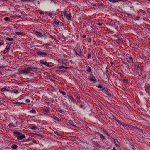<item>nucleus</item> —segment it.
I'll return each instance as SVG.
<instances>
[{
  "instance_id": "c85d7f7f",
  "label": "nucleus",
  "mask_w": 150,
  "mask_h": 150,
  "mask_svg": "<svg viewBox=\"0 0 150 150\" xmlns=\"http://www.w3.org/2000/svg\"><path fill=\"white\" fill-rule=\"evenodd\" d=\"M59 92L63 94V95H66V93L64 92H63L60 90L59 91Z\"/></svg>"
},
{
  "instance_id": "f03ea898",
  "label": "nucleus",
  "mask_w": 150,
  "mask_h": 150,
  "mask_svg": "<svg viewBox=\"0 0 150 150\" xmlns=\"http://www.w3.org/2000/svg\"><path fill=\"white\" fill-rule=\"evenodd\" d=\"M101 90L106 94L107 95L109 96H111V95L109 92L108 91V89L106 87H104L103 88L101 89Z\"/></svg>"
},
{
  "instance_id": "7c9ffc66",
  "label": "nucleus",
  "mask_w": 150,
  "mask_h": 150,
  "mask_svg": "<svg viewBox=\"0 0 150 150\" xmlns=\"http://www.w3.org/2000/svg\"><path fill=\"white\" fill-rule=\"evenodd\" d=\"M64 15L66 16L67 17L68 15L69 14V12H65L64 13Z\"/></svg>"
},
{
  "instance_id": "0eeeda50",
  "label": "nucleus",
  "mask_w": 150,
  "mask_h": 150,
  "mask_svg": "<svg viewBox=\"0 0 150 150\" xmlns=\"http://www.w3.org/2000/svg\"><path fill=\"white\" fill-rule=\"evenodd\" d=\"M55 23L56 25H58V26H62L63 25V24L62 22L59 21H56L55 22Z\"/></svg>"
},
{
  "instance_id": "bb28decb",
  "label": "nucleus",
  "mask_w": 150,
  "mask_h": 150,
  "mask_svg": "<svg viewBox=\"0 0 150 150\" xmlns=\"http://www.w3.org/2000/svg\"><path fill=\"white\" fill-rule=\"evenodd\" d=\"M26 70H28V71L29 73L30 71H33L32 70H31V69H30V67H28V68H26Z\"/></svg>"
},
{
  "instance_id": "6e6d98bb",
  "label": "nucleus",
  "mask_w": 150,
  "mask_h": 150,
  "mask_svg": "<svg viewBox=\"0 0 150 150\" xmlns=\"http://www.w3.org/2000/svg\"><path fill=\"white\" fill-rule=\"evenodd\" d=\"M147 90H148H148L150 89V87H147Z\"/></svg>"
},
{
  "instance_id": "79ce46f5",
  "label": "nucleus",
  "mask_w": 150,
  "mask_h": 150,
  "mask_svg": "<svg viewBox=\"0 0 150 150\" xmlns=\"http://www.w3.org/2000/svg\"><path fill=\"white\" fill-rule=\"evenodd\" d=\"M91 55L90 54H88V59L90 58L91 57Z\"/></svg>"
},
{
  "instance_id": "f8f14e48",
  "label": "nucleus",
  "mask_w": 150,
  "mask_h": 150,
  "mask_svg": "<svg viewBox=\"0 0 150 150\" xmlns=\"http://www.w3.org/2000/svg\"><path fill=\"white\" fill-rule=\"evenodd\" d=\"M40 63L41 64H44L46 66L49 67L50 66L49 63L46 62H40Z\"/></svg>"
},
{
  "instance_id": "69168bd1",
  "label": "nucleus",
  "mask_w": 150,
  "mask_h": 150,
  "mask_svg": "<svg viewBox=\"0 0 150 150\" xmlns=\"http://www.w3.org/2000/svg\"><path fill=\"white\" fill-rule=\"evenodd\" d=\"M80 54H79H79H78V55L80 56Z\"/></svg>"
},
{
  "instance_id": "9b49d317",
  "label": "nucleus",
  "mask_w": 150,
  "mask_h": 150,
  "mask_svg": "<svg viewBox=\"0 0 150 150\" xmlns=\"http://www.w3.org/2000/svg\"><path fill=\"white\" fill-rule=\"evenodd\" d=\"M35 34L38 37H42L43 36V35L40 32H39L38 31L36 32Z\"/></svg>"
},
{
  "instance_id": "20e7f679",
  "label": "nucleus",
  "mask_w": 150,
  "mask_h": 150,
  "mask_svg": "<svg viewBox=\"0 0 150 150\" xmlns=\"http://www.w3.org/2000/svg\"><path fill=\"white\" fill-rule=\"evenodd\" d=\"M21 73H23L25 75L28 74L29 73L28 70H26V68H25L24 69H21Z\"/></svg>"
},
{
  "instance_id": "e433bc0d",
  "label": "nucleus",
  "mask_w": 150,
  "mask_h": 150,
  "mask_svg": "<svg viewBox=\"0 0 150 150\" xmlns=\"http://www.w3.org/2000/svg\"><path fill=\"white\" fill-rule=\"evenodd\" d=\"M35 135H36L37 136H40L41 137H42L43 136V135H42V134H35Z\"/></svg>"
},
{
  "instance_id": "c03bdc74",
  "label": "nucleus",
  "mask_w": 150,
  "mask_h": 150,
  "mask_svg": "<svg viewBox=\"0 0 150 150\" xmlns=\"http://www.w3.org/2000/svg\"><path fill=\"white\" fill-rule=\"evenodd\" d=\"M123 81L125 83H127V81L125 80V79H123Z\"/></svg>"
},
{
  "instance_id": "338daca9",
  "label": "nucleus",
  "mask_w": 150,
  "mask_h": 150,
  "mask_svg": "<svg viewBox=\"0 0 150 150\" xmlns=\"http://www.w3.org/2000/svg\"><path fill=\"white\" fill-rule=\"evenodd\" d=\"M80 54H79H79H78V55L80 56Z\"/></svg>"
},
{
  "instance_id": "052dcab7",
  "label": "nucleus",
  "mask_w": 150,
  "mask_h": 150,
  "mask_svg": "<svg viewBox=\"0 0 150 150\" xmlns=\"http://www.w3.org/2000/svg\"><path fill=\"white\" fill-rule=\"evenodd\" d=\"M17 16L18 17H20L21 16Z\"/></svg>"
},
{
  "instance_id": "e2e57ef3",
  "label": "nucleus",
  "mask_w": 150,
  "mask_h": 150,
  "mask_svg": "<svg viewBox=\"0 0 150 150\" xmlns=\"http://www.w3.org/2000/svg\"><path fill=\"white\" fill-rule=\"evenodd\" d=\"M148 93L149 94H150V92H149V90H148Z\"/></svg>"
},
{
  "instance_id": "de8ad7c7",
  "label": "nucleus",
  "mask_w": 150,
  "mask_h": 150,
  "mask_svg": "<svg viewBox=\"0 0 150 150\" xmlns=\"http://www.w3.org/2000/svg\"><path fill=\"white\" fill-rule=\"evenodd\" d=\"M59 112L61 113H64V111L62 110H59Z\"/></svg>"
},
{
  "instance_id": "4be33fe9",
  "label": "nucleus",
  "mask_w": 150,
  "mask_h": 150,
  "mask_svg": "<svg viewBox=\"0 0 150 150\" xmlns=\"http://www.w3.org/2000/svg\"><path fill=\"white\" fill-rule=\"evenodd\" d=\"M97 87L98 88H102L103 89V85L101 84V83L100 84H99V85L98 86H97Z\"/></svg>"
},
{
  "instance_id": "c9c22d12",
  "label": "nucleus",
  "mask_w": 150,
  "mask_h": 150,
  "mask_svg": "<svg viewBox=\"0 0 150 150\" xmlns=\"http://www.w3.org/2000/svg\"><path fill=\"white\" fill-rule=\"evenodd\" d=\"M30 67V69H31V70H33V69H37L35 67H34L31 66Z\"/></svg>"
},
{
  "instance_id": "2eb2a0df",
  "label": "nucleus",
  "mask_w": 150,
  "mask_h": 150,
  "mask_svg": "<svg viewBox=\"0 0 150 150\" xmlns=\"http://www.w3.org/2000/svg\"><path fill=\"white\" fill-rule=\"evenodd\" d=\"M87 71L88 72H91V67L89 66H88L86 69Z\"/></svg>"
},
{
  "instance_id": "473e14b6",
  "label": "nucleus",
  "mask_w": 150,
  "mask_h": 150,
  "mask_svg": "<svg viewBox=\"0 0 150 150\" xmlns=\"http://www.w3.org/2000/svg\"><path fill=\"white\" fill-rule=\"evenodd\" d=\"M53 119L55 120H57L58 122H59V119H58V118L56 117H55V116L54 117Z\"/></svg>"
},
{
  "instance_id": "603ef678",
  "label": "nucleus",
  "mask_w": 150,
  "mask_h": 150,
  "mask_svg": "<svg viewBox=\"0 0 150 150\" xmlns=\"http://www.w3.org/2000/svg\"><path fill=\"white\" fill-rule=\"evenodd\" d=\"M4 67H4V66H0V68H2L3 69L4 68Z\"/></svg>"
},
{
  "instance_id": "b1692460",
  "label": "nucleus",
  "mask_w": 150,
  "mask_h": 150,
  "mask_svg": "<svg viewBox=\"0 0 150 150\" xmlns=\"http://www.w3.org/2000/svg\"><path fill=\"white\" fill-rule=\"evenodd\" d=\"M10 19L8 17H6L4 18V20L6 21H10Z\"/></svg>"
},
{
  "instance_id": "58836bf2",
  "label": "nucleus",
  "mask_w": 150,
  "mask_h": 150,
  "mask_svg": "<svg viewBox=\"0 0 150 150\" xmlns=\"http://www.w3.org/2000/svg\"><path fill=\"white\" fill-rule=\"evenodd\" d=\"M15 33L16 34H17V35H20L22 34L21 33H20V32H16Z\"/></svg>"
},
{
  "instance_id": "09e8293b",
  "label": "nucleus",
  "mask_w": 150,
  "mask_h": 150,
  "mask_svg": "<svg viewBox=\"0 0 150 150\" xmlns=\"http://www.w3.org/2000/svg\"><path fill=\"white\" fill-rule=\"evenodd\" d=\"M54 132L56 134H57L58 135H60V134H58V132L54 131Z\"/></svg>"
},
{
  "instance_id": "ddd939ff",
  "label": "nucleus",
  "mask_w": 150,
  "mask_h": 150,
  "mask_svg": "<svg viewBox=\"0 0 150 150\" xmlns=\"http://www.w3.org/2000/svg\"><path fill=\"white\" fill-rule=\"evenodd\" d=\"M114 142L115 145L116 146H119L120 145V143L116 139H115L114 140Z\"/></svg>"
},
{
  "instance_id": "412c9836",
  "label": "nucleus",
  "mask_w": 150,
  "mask_h": 150,
  "mask_svg": "<svg viewBox=\"0 0 150 150\" xmlns=\"http://www.w3.org/2000/svg\"><path fill=\"white\" fill-rule=\"evenodd\" d=\"M45 110L46 112H50V109L48 108H47V107L45 108Z\"/></svg>"
},
{
  "instance_id": "72a5a7b5",
  "label": "nucleus",
  "mask_w": 150,
  "mask_h": 150,
  "mask_svg": "<svg viewBox=\"0 0 150 150\" xmlns=\"http://www.w3.org/2000/svg\"><path fill=\"white\" fill-rule=\"evenodd\" d=\"M95 145H96V146L97 147L99 148L101 147V146L100 144H98V143H96Z\"/></svg>"
},
{
  "instance_id": "5fc2aeb1",
  "label": "nucleus",
  "mask_w": 150,
  "mask_h": 150,
  "mask_svg": "<svg viewBox=\"0 0 150 150\" xmlns=\"http://www.w3.org/2000/svg\"><path fill=\"white\" fill-rule=\"evenodd\" d=\"M131 146H132V149L133 150H135V149H134L133 147V146L132 145H131Z\"/></svg>"
},
{
  "instance_id": "7ed1b4c3",
  "label": "nucleus",
  "mask_w": 150,
  "mask_h": 150,
  "mask_svg": "<svg viewBox=\"0 0 150 150\" xmlns=\"http://www.w3.org/2000/svg\"><path fill=\"white\" fill-rule=\"evenodd\" d=\"M58 61L63 64L66 65L67 64H68V61L65 59H58Z\"/></svg>"
},
{
  "instance_id": "f257e3e1",
  "label": "nucleus",
  "mask_w": 150,
  "mask_h": 150,
  "mask_svg": "<svg viewBox=\"0 0 150 150\" xmlns=\"http://www.w3.org/2000/svg\"><path fill=\"white\" fill-rule=\"evenodd\" d=\"M14 133L16 135V137L18 140H22L26 137L23 134L19 132L15 131L14 132Z\"/></svg>"
},
{
  "instance_id": "393cba45",
  "label": "nucleus",
  "mask_w": 150,
  "mask_h": 150,
  "mask_svg": "<svg viewBox=\"0 0 150 150\" xmlns=\"http://www.w3.org/2000/svg\"><path fill=\"white\" fill-rule=\"evenodd\" d=\"M13 93L16 94H17L19 93L18 91L15 89L13 90Z\"/></svg>"
},
{
  "instance_id": "5701e85b",
  "label": "nucleus",
  "mask_w": 150,
  "mask_h": 150,
  "mask_svg": "<svg viewBox=\"0 0 150 150\" xmlns=\"http://www.w3.org/2000/svg\"><path fill=\"white\" fill-rule=\"evenodd\" d=\"M38 127L35 126H32L30 127V129L33 130H36L37 129Z\"/></svg>"
},
{
  "instance_id": "4d7b16f0",
  "label": "nucleus",
  "mask_w": 150,
  "mask_h": 150,
  "mask_svg": "<svg viewBox=\"0 0 150 150\" xmlns=\"http://www.w3.org/2000/svg\"><path fill=\"white\" fill-rule=\"evenodd\" d=\"M3 90H4V91H6V89L5 88H4L3 89Z\"/></svg>"
},
{
  "instance_id": "cd10ccee",
  "label": "nucleus",
  "mask_w": 150,
  "mask_h": 150,
  "mask_svg": "<svg viewBox=\"0 0 150 150\" xmlns=\"http://www.w3.org/2000/svg\"><path fill=\"white\" fill-rule=\"evenodd\" d=\"M71 16L70 13L68 15L67 17V18L69 20H71Z\"/></svg>"
},
{
  "instance_id": "aec40b11",
  "label": "nucleus",
  "mask_w": 150,
  "mask_h": 150,
  "mask_svg": "<svg viewBox=\"0 0 150 150\" xmlns=\"http://www.w3.org/2000/svg\"><path fill=\"white\" fill-rule=\"evenodd\" d=\"M11 148L13 149H16L18 148V146L16 145L13 144Z\"/></svg>"
},
{
  "instance_id": "a878e982",
  "label": "nucleus",
  "mask_w": 150,
  "mask_h": 150,
  "mask_svg": "<svg viewBox=\"0 0 150 150\" xmlns=\"http://www.w3.org/2000/svg\"><path fill=\"white\" fill-rule=\"evenodd\" d=\"M30 112L33 114H35L36 112L35 110L34 109H32L31 111H30Z\"/></svg>"
},
{
  "instance_id": "0e129e2a",
  "label": "nucleus",
  "mask_w": 150,
  "mask_h": 150,
  "mask_svg": "<svg viewBox=\"0 0 150 150\" xmlns=\"http://www.w3.org/2000/svg\"><path fill=\"white\" fill-rule=\"evenodd\" d=\"M78 99H80V97H79L78 98Z\"/></svg>"
},
{
  "instance_id": "a211bd4d",
  "label": "nucleus",
  "mask_w": 150,
  "mask_h": 150,
  "mask_svg": "<svg viewBox=\"0 0 150 150\" xmlns=\"http://www.w3.org/2000/svg\"><path fill=\"white\" fill-rule=\"evenodd\" d=\"M98 134L100 138H101L103 140L105 139V137L103 135L100 133H99Z\"/></svg>"
},
{
  "instance_id": "6ab92c4d",
  "label": "nucleus",
  "mask_w": 150,
  "mask_h": 150,
  "mask_svg": "<svg viewBox=\"0 0 150 150\" xmlns=\"http://www.w3.org/2000/svg\"><path fill=\"white\" fill-rule=\"evenodd\" d=\"M10 48V46L7 45L6 46V47L5 49V52H7L8 51V50Z\"/></svg>"
},
{
  "instance_id": "774afa93",
  "label": "nucleus",
  "mask_w": 150,
  "mask_h": 150,
  "mask_svg": "<svg viewBox=\"0 0 150 150\" xmlns=\"http://www.w3.org/2000/svg\"><path fill=\"white\" fill-rule=\"evenodd\" d=\"M1 73V71H0V73Z\"/></svg>"
},
{
  "instance_id": "a18cd8bd",
  "label": "nucleus",
  "mask_w": 150,
  "mask_h": 150,
  "mask_svg": "<svg viewBox=\"0 0 150 150\" xmlns=\"http://www.w3.org/2000/svg\"><path fill=\"white\" fill-rule=\"evenodd\" d=\"M45 46H48L50 45V44H48V43H46L45 44Z\"/></svg>"
},
{
  "instance_id": "423d86ee",
  "label": "nucleus",
  "mask_w": 150,
  "mask_h": 150,
  "mask_svg": "<svg viewBox=\"0 0 150 150\" xmlns=\"http://www.w3.org/2000/svg\"><path fill=\"white\" fill-rule=\"evenodd\" d=\"M135 69L137 71L138 73H141L142 69L141 67L139 66L135 67Z\"/></svg>"
},
{
  "instance_id": "864d4df0",
  "label": "nucleus",
  "mask_w": 150,
  "mask_h": 150,
  "mask_svg": "<svg viewBox=\"0 0 150 150\" xmlns=\"http://www.w3.org/2000/svg\"><path fill=\"white\" fill-rule=\"evenodd\" d=\"M86 35H83V38H85L86 37Z\"/></svg>"
},
{
  "instance_id": "6e6552de",
  "label": "nucleus",
  "mask_w": 150,
  "mask_h": 150,
  "mask_svg": "<svg viewBox=\"0 0 150 150\" xmlns=\"http://www.w3.org/2000/svg\"><path fill=\"white\" fill-rule=\"evenodd\" d=\"M90 80L93 82L96 83L97 81L96 79L94 76H93L90 79H88Z\"/></svg>"
},
{
  "instance_id": "f704fd0d",
  "label": "nucleus",
  "mask_w": 150,
  "mask_h": 150,
  "mask_svg": "<svg viewBox=\"0 0 150 150\" xmlns=\"http://www.w3.org/2000/svg\"><path fill=\"white\" fill-rule=\"evenodd\" d=\"M21 2H29L31 1V0H21Z\"/></svg>"
},
{
  "instance_id": "39448f33",
  "label": "nucleus",
  "mask_w": 150,
  "mask_h": 150,
  "mask_svg": "<svg viewBox=\"0 0 150 150\" xmlns=\"http://www.w3.org/2000/svg\"><path fill=\"white\" fill-rule=\"evenodd\" d=\"M37 54L38 55H41L43 56H46L47 55V54L46 53L43 52L41 51H39L37 52Z\"/></svg>"
},
{
  "instance_id": "2f4dec72",
  "label": "nucleus",
  "mask_w": 150,
  "mask_h": 150,
  "mask_svg": "<svg viewBox=\"0 0 150 150\" xmlns=\"http://www.w3.org/2000/svg\"><path fill=\"white\" fill-rule=\"evenodd\" d=\"M29 74V76L32 77L33 76L34 74L33 73H28Z\"/></svg>"
},
{
  "instance_id": "680f3d73",
  "label": "nucleus",
  "mask_w": 150,
  "mask_h": 150,
  "mask_svg": "<svg viewBox=\"0 0 150 150\" xmlns=\"http://www.w3.org/2000/svg\"><path fill=\"white\" fill-rule=\"evenodd\" d=\"M71 124L73 126H75L73 124Z\"/></svg>"
},
{
  "instance_id": "9d476101",
  "label": "nucleus",
  "mask_w": 150,
  "mask_h": 150,
  "mask_svg": "<svg viewBox=\"0 0 150 150\" xmlns=\"http://www.w3.org/2000/svg\"><path fill=\"white\" fill-rule=\"evenodd\" d=\"M127 62L129 63H131L133 62L132 58L131 57L127 58Z\"/></svg>"
},
{
  "instance_id": "a19ab883",
  "label": "nucleus",
  "mask_w": 150,
  "mask_h": 150,
  "mask_svg": "<svg viewBox=\"0 0 150 150\" xmlns=\"http://www.w3.org/2000/svg\"><path fill=\"white\" fill-rule=\"evenodd\" d=\"M98 25L100 26H102L103 25V24L101 23H98Z\"/></svg>"
},
{
  "instance_id": "bf43d9fd",
  "label": "nucleus",
  "mask_w": 150,
  "mask_h": 150,
  "mask_svg": "<svg viewBox=\"0 0 150 150\" xmlns=\"http://www.w3.org/2000/svg\"><path fill=\"white\" fill-rule=\"evenodd\" d=\"M6 52H5V51L4 50V54H5Z\"/></svg>"
},
{
  "instance_id": "dca6fc26",
  "label": "nucleus",
  "mask_w": 150,
  "mask_h": 150,
  "mask_svg": "<svg viewBox=\"0 0 150 150\" xmlns=\"http://www.w3.org/2000/svg\"><path fill=\"white\" fill-rule=\"evenodd\" d=\"M14 104H18V105H21V104H25L26 103H23L22 102H15V103H14Z\"/></svg>"
},
{
  "instance_id": "3c124183",
  "label": "nucleus",
  "mask_w": 150,
  "mask_h": 150,
  "mask_svg": "<svg viewBox=\"0 0 150 150\" xmlns=\"http://www.w3.org/2000/svg\"><path fill=\"white\" fill-rule=\"evenodd\" d=\"M39 13L42 14H44V12L43 11H40L39 12Z\"/></svg>"
},
{
  "instance_id": "13d9d810",
  "label": "nucleus",
  "mask_w": 150,
  "mask_h": 150,
  "mask_svg": "<svg viewBox=\"0 0 150 150\" xmlns=\"http://www.w3.org/2000/svg\"><path fill=\"white\" fill-rule=\"evenodd\" d=\"M2 45V43L1 42H0V46H1Z\"/></svg>"
},
{
  "instance_id": "ea45409f",
  "label": "nucleus",
  "mask_w": 150,
  "mask_h": 150,
  "mask_svg": "<svg viewBox=\"0 0 150 150\" xmlns=\"http://www.w3.org/2000/svg\"><path fill=\"white\" fill-rule=\"evenodd\" d=\"M80 107H81L82 108L84 109L85 108V107L84 105H80Z\"/></svg>"
},
{
  "instance_id": "49530a36",
  "label": "nucleus",
  "mask_w": 150,
  "mask_h": 150,
  "mask_svg": "<svg viewBox=\"0 0 150 150\" xmlns=\"http://www.w3.org/2000/svg\"><path fill=\"white\" fill-rule=\"evenodd\" d=\"M91 38H89L88 39V42H91Z\"/></svg>"
},
{
  "instance_id": "37998d69",
  "label": "nucleus",
  "mask_w": 150,
  "mask_h": 150,
  "mask_svg": "<svg viewBox=\"0 0 150 150\" xmlns=\"http://www.w3.org/2000/svg\"><path fill=\"white\" fill-rule=\"evenodd\" d=\"M26 103H29L30 102V100L29 99H28L26 100Z\"/></svg>"
},
{
  "instance_id": "4468645a",
  "label": "nucleus",
  "mask_w": 150,
  "mask_h": 150,
  "mask_svg": "<svg viewBox=\"0 0 150 150\" xmlns=\"http://www.w3.org/2000/svg\"><path fill=\"white\" fill-rule=\"evenodd\" d=\"M117 42L118 44H122L123 43V41L120 39H119L117 41Z\"/></svg>"
},
{
  "instance_id": "8fccbe9b",
  "label": "nucleus",
  "mask_w": 150,
  "mask_h": 150,
  "mask_svg": "<svg viewBox=\"0 0 150 150\" xmlns=\"http://www.w3.org/2000/svg\"><path fill=\"white\" fill-rule=\"evenodd\" d=\"M50 37L51 38H53V39H54L55 40H56L55 38L53 36H52V35H50Z\"/></svg>"
},
{
  "instance_id": "c756f323",
  "label": "nucleus",
  "mask_w": 150,
  "mask_h": 150,
  "mask_svg": "<svg viewBox=\"0 0 150 150\" xmlns=\"http://www.w3.org/2000/svg\"><path fill=\"white\" fill-rule=\"evenodd\" d=\"M6 40H8L9 41H11L13 40V38H7L6 39Z\"/></svg>"
},
{
  "instance_id": "f3484780",
  "label": "nucleus",
  "mask_w": 150,
  "mask_h": 150,
  "mask_svg": "<svg viewBox=\"0 0 150 150\" xmlns=\"http://www.w3.org/2000/svg\"><path fill=\"white\" fill-rule=\"evenodd\" d=\"M67 68V67L64 66H60L59 67V69H66Z\"/></svg>"
},
{
  "instance_id": "4c0bfd02",
  "label": "nucleus",
  "mask_w": 150,
  "mask_h": 150,
  "mask_svg": "<svg viewBox=\"0 0 150 150\" xmlns=\"http://www.w3.org/2000/svg\"><path fill=\"white\" fill-rule=\"evenodd\" d=\"M116 121H117V122L118 123H119V124H121V125H122L123 122H121V121H119V120H116Z\"/></svg>"
},
{
  "instance_id": "1a4fd4ad",
  "label": "nucleus",
  "mask_w": 150,
  "mask_h": 150,
  "mask_svg": "<svg viewBox=\"0 0 150 150\" xmlns=\"http://www.w3.org/2000/svg\"><path fill=\"white\" fill-rule=\"evenodd\" d=\"M69 98V99L71 100V101L73 102L74 103H76V104L77 103L76 102V101L75 99L72 96H68Z\"/></svg>"
}]
</instances>
